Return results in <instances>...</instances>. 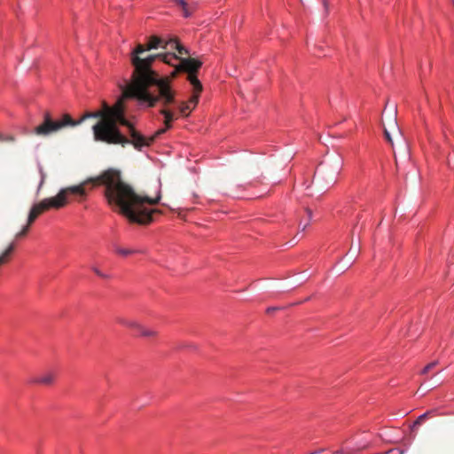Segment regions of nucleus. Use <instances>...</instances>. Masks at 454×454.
Here are the masks:
<instances>
[{
	"label": "nucleus",
	"instance_id": "obj_1",
	"mask_svg": "<svg viewBox=\"0 0 454 454\" xmlns=\"http://www.w3.org/2000/svg\"><path fill=\"white\" fill-rule=\"evenodd\" d=\"M88 184L105 186L104 193L108 204L118 207L121 213L130 222L140 224L149 223L152 221L153 211L148 209L145 204L155 205L160 200V196L151 199L136 193L134 189L122 180L120 171L110 168L97 177L90 178L78 185L63 188L55 197L44 199L35 204L27 216L28 225H31L43 212L50 208L64 207L68 194L85 196V186Z\"/></svg>",
	"mask_w": 454,
	"mask_h": 454
},
{
	"label": "nucleus",
	"instance_id": "obj_2",
	"mask_svg": "<svg viewBox=\"0 0 454 454\" xmlns=\"http://www.w3.org/2000/svg\"><path fill=\"white\" fill-rule=\"evenodd\" d=\"M168 41L157 35L150 36L146 43L136 44L129 54L133 72L130 82L122 91L124 98L147 102L149 106H153L157 101L166 105L174 100L168 78L161 77L153 69V64L160 59L168 65H174L172 60L176 59V54L165 52L143 57L152 50H168Z\"/></svg>",
	"mask_w": 454,
	"mask_h": 454
},
{
	"label": "nucleus",
	"instance_id": "obj_3",
	"mask_svg": "<svg viewBox=\"0 0 454 454\" xmlns=\"http://www.w3.org/2000/svg\"><path fill=\"white\" fill-rule=\"evenodd\" d=\"M89 118H96L98 121L92 126L94 140L109 145H133L140 150L148 146L146 137L141 135L124 116L121 103L118 102L110 107L105 105L104 109L87 112L82 116V122Z\"/></svg>",
	"mask_w": 454,
	"mask_h": 454
},
{
	"label": "nucleus",
	"instance_id": "obj_4",
	"mask_svg": "<svg viewBox=\"0 0 454 454\" xmlns=\"http://www.w3.org/2000/svg\"><path fill=\"white\" fill-rule=\"evenodd\" d=\"M81 123H82V117L75 121L70 114H64L59 118L55 119L49 111H45L43 114L42 122L34 128L33 133L41 137H47L66 128H74Z\"/></svg>",
	"mask_w": 454,
	"mask_h": 454
},
{
	"label": "nucleus",
	"instance_id": "obj_5",
	"mask_svg": "<svg viewBox=\"0 0 454 454\" xmlns=\"http://www.w3.org/2000/svg\"><path fill=\"white\" fill-rule=\"evenodd\" d=\"M342 168V159L338 154H333L325 159L317 167L314 174V182H322L325 188L335 184L337 176Z\"/></svg>",
	"mask_w": 454,
	"mask_h": 454
},
{
	"label": "nucleus",
	"instance_id": "obj_6",
	"mask_svg": "<svg viewBox=\"0 0 454 454\" xmlns=\"http://www.w3.org/2000/svg\"><path fill=\"white\" fill-rule=\"evenodd\" d=\"M175 70L172 73V76L175 77L176 74L180 72H185L188 74L187 80L197 90H202V84L197 77V72L202 66V62L194 58H178L176 56V60H172Z\"/></svg>",
	"mask_w": 454,
	"mask_h": 454
},
{
	"label": "nucleus",
	"instance_id": "obj_7",
	"mask_svg": "<svg viewBox=\"0 0 454 454\" xmlns=\"http://www.w3.org/2000/svg\"><path fill=\"white\" fill-rule=\"evenodd\" d=\"M170 90L173 92L174 100L168 104H163L160 101H157L153 106H149L147 102H144L141 100H137L141 105H144L147 107H154L157 105H160L162 108L160 110V114L164 116V125L165 127L158 129L153 136L150 137H146L147 142H149V145L160 135L164 134L168 129L172 127V121L176 119L175 114L169 110L168 107L170 105L176 104V91L170 87Z\"/></svg>",
	"mask_w": 454,
	"mask_h": 454
},
{
	"label": "nucleus",
	"instance_id": "obj_8",
	"mask_svg": "<svg viewBox=\"0 0 454 454\" xmlns=\"http://www.w3.org/2000/svg\"><path fill=\"white\" fill-rule=\"evenodd\" d=\"M55 380V374L51 372H48L41 376H38L32 380V383L50 386L53 384Z\"/></svg>",
	"mask_w": 454,
	"mask_h": 454
},
{
	"label": "nucleus",
	"instance_id": "obj_9",
	"mask_svg": "<svg viewBox=\"0 0 454 454\" xmlns=\"http://www.w3.org/2000/svg\"><path fill=\"white\" fill-rule=\"evenodd\" d=\"M289 174V177L294 181V183H296L300 176H301L303 175V172H304V167L301 166V165H296V164H292V166L289 168V170H288Z\"/></svg>",
	"mask_w": 454,
	"mask_h": 454
},
{
	"label": "nucleus",
	"instance_id": "obj_10",
	"mask_svg": "<svg viewBox=\"0 0 454 454\" xmlns=\"http://www.w3.org/2000/svg\"><path fill=\"white\" fill-rule=\"evenodd\" d=\"M15 247L14 243H11L7 248L0 254V266L7 263L10 260L11 254Z\"/></svg>",
	"mask_w": 454,
	"mask_h": 454
},
{
	"label": "nucleus",
	"instance_id": "obj_11",
	"mask_svg": "<svg viewBox=\"0 0 454 454\" xmlns=\"http://www.w3.org/2000/svg\"><path fill=\"white\" fill-rule=\"evenodd\" d=\"M168 50H176L180 55L188 54V51L184 46H182L176 40H168Z\"/></svg>",
	"mask_w": 454,
	"mask_h": 454
},
{
	"label": "nucleus",
	"instance_id": "obj_12",
	"mask_svg": "<svg viewBox=\"0 0 454 454\" xmlns=\"http://www.w3.org/2000/svg\"><path fill=\"white\" fill-rule=\"evenodd\" d=\"M117 322L124 326L129 327L131 329H135L137 332L141 328V325L135 320H129V319L120 317L117 319Z\"/></svg>",
	"mask_w": 454,
	"mask_h": 454
},
{
	"label": "nucleus",
	"instance_id": "obj_13",
	"mask_svg": "<svg viewBox=\"0 0 454 454\" xmlns=\"http://www.w3.org/2000/svg\"><path fill=\"white\" fill-rule=\"evenodd\" d=\"M177 108L179 114L184 117L189 116L192 111L193 110L192 106H191L189 103L186 101L180 102Z\"/></svg>",
	"mask_w": 454,
	"mask_h": 454
},
{
	"label": "nucleus",
	"instance_id": "obj_14",
	"mask_svg": "<svg viewBox=\"0 0 454 454\" xmlns=\"http://www.w3.org/2000/svg\"><path fill=\"white\" fill-rule=\"evenodd\" d=\"M173 4L182 8L183 15L185 18H188L192 15V11L189 9L187 3L185 0H170Z\"/></svg>",
	"mask_w": 454,
	"mask_h": 454
},
{
	"label": "nucleus",
	"instance_id": "obj_15",
	"mask_svg": "<svg viewBox=\"0 0 454 454\" xmlns=\"http://www.w3.org/2000/svg\"><path fill=\"white\" fill-rule=\"evenodd\" d=\"M138 333H140L141 336L147 337V338L156 337L158 334V333L155 330L151 329V328H146V327L143 326L142 325H141V328L139 329Z\"/></svg>",
	"mask_w": 454,
	"mask_h": 454
},
{
	"label": "nucleus",
	"instance_id": "obj_16",
	"mask_svg": "<svg viewBox=\"0 0 454 454\" xmlns=\"http://www.w3.org/2000/svg\"><path fill=\"white\" fill-rule=\"evenodd\" d=\"M202 90H197L196 89L193 88V94L192 96L189 98V100L187 101L189 103V105L191 106H192V108L194 109L195 106H197L198 102H199V97H200V93L201 92Z\"/></svg>",
	"mask_w": 454,
	"mask_h": 454
},
{
	"label": "nucleus",
	"instance_id": "obj_17",
	"mask_svg": "<svg viewBox=\"0 0 454 454\" xmlns=\"http://www.w3.org/2000/svg\"><path fill=\"white\" fill-rule=\"evenodd\" d=\"M115 251H116L117 254H119L121 255H124V256L143 252V251H140V250L127 249V248H121V247H117L115 249Z\"/></svg>",
	"mask_w": 454,
	"mask_h": 454
},
{
	"label": "nucleus",
	"instance_id": "obj_18",
	"mask_svg": "<svg viewBox=\"0 0 454 454\" xmlns=\"http://www.w3.org/2000/svg\"><path fill=\"white\" fill-rule=\"evenodd\" d=\"M16 141L15 136L12 134L0 133V142L2 143H14Z\"/></svg>",
	"mask_w": 454,
	"mask_h": 454
},
{
	"label": "nucleus",
	"instance_id": "obj_19",
	"mask_svg": "<svg viewBox=\"0 0 454 454\" xmlns=\"http://www.w3.org/2000/svg\"><path fill=\"white\" fill-rule=\"evenodd\" d=\"M432 411H427L423 414H421L420 416L418 417V419L414 421L413 423V427H419L420 425L423 424V422L426 420V419L427 418V416L431 413Z\"/></svg>",
	"mask_w": 454,
	"mask_h": 454
},
{
	"label": "nucleus",
	"instance_id": "obj_20",
	"mask_svg": "<svg viewBox=\"0 0 454 454\" xmlns=\"http://www.w3.org/2000/svg\"><path fill=\"white\" fill-rule=\"evenodd\" d=\"M304 211H305V214L307 215V222L302 224V221H301L300 224H299L300 226L302 225V231L305 230V228L309 224V220L311 219V216H312V211L308 207L304 206Z\"/></svg>",
	"mask_w": 454,
	"mask_h": 454
},
{
	"label": "nucleus",
	"instance_id": "obj_21",
	"mask_svg": "<svg viewBox=\"0 0 454 454\" xmlns=\"http://www.w3.org/2000/svg\"><path fill=\"white\" fill-rule=\"evenodd\" d=\"M29 227H30V225H28V223H27V225H26V226H24V227L22 228V230H21L20 231H19V232L16 234L15 238H16V239H20V238H22V237L26 236V235H27V232H28V231H29Z\"/></svg>",
	"mask_w": 454,
	"mask_h": 454
},
{
	"label": "nucleus",
	"instance_id": "obj_22",
	"mask_svg": "<svg viewBox=\"0 0 454 454\" xmlns=\"http://www.w3.org/2000/svg\"><path fill=\"white\" fill-rule=\"evenodd\" d=\"M436 364H437V362H432V363L428 364L427 366L424 367L421 373L427 374L430 370H432L436 365Z\"/></svg>",
	"mask_w": 454,
	"mask_h": 454
},
{
	"label": "nucleus",
	"instance_id": "obj_23",
	"mask_svg": "<svg viewBox=\"0 0 454 454\" xmlns=\"http://www.w3.org/2000/svg\"><path fill=\"white\" fill-rule=\"evenodd\" d=\"M91 269L98 277L103 278H108V276L104 274L98 268L93 266Z\"/></svg>",
	"mask_w": 454,
	"mask_h": 454
},
{
	"label": "nucleus",
	"instance_id": "obj_24",
	"mask_svg": "<svg viewBox=\"0 0 454 454\" xmlns=\"http://www.w3.org/2000/svg\"><path fill=\"white\" fill-rule=\"evenodd\" d=\"M280 309H281L280 307H270L267 309L266 313L270 315V314H272L273 312L280 310Z\"/></svg>",
	"mask_w": 454,
	"mask_h": 454
},
{
	"label": "nucleus",
	"instance_id": "obj_25",
	"mask_svg": "<svg viewBox=\"0 0 454 454\" xmlns=\"http://www.w3.org/2000/svg\"><path fill=\"white\" fill-rule=\"evenodd\" d=\"M297 236L298 234H296L291 240L286 241V245L290 244L291 246H294L298 242Z\"/></svg>",
	"mask_w": 454,
	"mask_h": 454
},
{
	"label": "nucleus",
	"instance_id": "obj_26",
	"mask_svg": "<svg viewBox=\"0 0 454 454\" xmlns=\"http://www.w3.org/2000/svg\"><path fill=\"white\" fill-rule=\"evenodd\" d=\"M453 158H454V154L452 156L450 155L449 158H448V165H449L450 168H453L454 167Z\"/></svg>",
	"mask_w": 454,
	"mask_h": 454
},
{
	"label": "nucleus",
	"instance_id": "obj_27",
	"mask_svg": "<svg viewBox=\"0 0 454 454\" xmlns=\"http://www.w3.org/2000/svg\"><path fill=\"white\" fill-rule=\"evenodd\" d=\"M384 133H385V137H386V139L387 140V142H389L390 144H392V138H391V137H390L389 132H388L387 129H385Z\"/></svg>",
	"mask_w": 454,
	"mask_h": 454
},
{
	"label": "nucleus",
	"instance_id": "obj_28",
	"mask_svg": "<svg viewBox=\"0 0 454 454\" xmlns=\"http://www.w3.org/2000/svg\"><path fill=\"white\" fill-rule=\"evenodd\" d=\"M322 4L324 5L325 13H327L328 12V2H327V0H322Z\"/></svg>",
	"mask_w": 454,
	"mask_h": 454
},
{
	"label": "nucleus",
	"instance_id": "obj_29",
	"mask_svg": "<svg viewBox=\"0 0 454 454\" xmlns=\"http://www.w3.org/2000/svg\"><path fill=\"white\" fill-rule=\"evenodd\" d=\"M329 102H330V105L332 106V107L335 106V99L333 96L330 98Z\"/></svg>",
	"mask_w": 454,
	"mask_h": 454
},
{
	"label": "nucleus",
	"instance_id": "obj_30",
	"mask_svg": "<svg viewBox=\"0 0 454 454\" xmlns=\"http://www.w3.org/2000/svg\"><path fill=\"white\" fill-rule=\"evenodd\" d=\"M395 450H390V452H395ZM396 452H397L398 454H403V450H396Z\"/></svg>",
	"mask_w": 454,
	"mask_h": 454
},
{
	"label": "nucleus",
	"instance_id": "obj_31",
	"mask_svg": "<svg viewBox=\"0 0 454 454\" xmlns=\"http://www.w3.org/2000/svg\"><path fill=\"white\" fill-rule=\"evenodd\" d=\"M43 182H44V179H43V178H42V180H41V183H40V184H39L38 190L42 187V185H43Z\"/></svg>",
	"mask_w": 454,
	"mask_h": 454
},
{
	"label": "nucleus",
	"instance_id": "obj_32",
	"mask_svg": "<svg viewBox=\"0 0 454 454\" xmlns=\"http://www.w3.org/2000/svg\"><path fill=\"white\" fill-rule=\"evenodd\" d=\"M149 53L143 54V57H146Z\"/></svg>",
	"mask_w": 454,
	"mask_h": 454
}]
</instances>
